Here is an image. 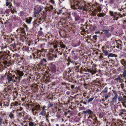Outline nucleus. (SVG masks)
I'll return each mask as SVG.
<instances>
[{
    "label": "nucleus",
    "instance_id": "52",
    "mask_svg": "<svg viewBox=\"0 0 126 126\" xmlns=\"http://www.w3.org/2000/svg\"><path fill=\"white\" fill-rule=\"evenodd\" d=\"M110 92H109L108 93V95L107 94H106L105 95V99L106 100H107L108 97L110 96Z\"/></svg>",
    "mask_w": 126,
    "mask_h": 126
},
{
    "label": "nucleus",
    "instance_id": "16",
    "mask_svg": "<svg viewBox=\"0 0 126 126\" xmlns=\"http://www.w3.org/2000/svg\"><path fill=\"white\" fill-rule=\"evenodd\" d=\"M34 52H36L37 55H40L44 54V52H46L47 51V50L42 48L41 50H38L34 48Z\"/></svg>",
    "mask_w": 126,
    "mask_h": 126
},
{
    "label": "nucleus",
    "instance_id": "39",
    "mask_svg": "<svg viewBox=\"0 0 126 126\" xmlns=\"http://www.w3.org/2000/svg\"><path fill=\"white\" fill-rule=\"evenodd\" d=\"M53 106V104L52 102H50V101L49 102L47 105V109H49L50 108H52Z\"/></svg>",
    "mask_w": 126,
    "mask_h": 126
},
{
    "label": "nucleus",
    "instance_id": "6",
    "mask_svg": "<svg viewBox=\"0 0 126 126\" xmlns=\"http://www.w3.org/2000/svg\"><path fill=\"white\" fill-rule=\"evenodd\" d=\"M47 63L48 62L46 59L44 58H43L41 59L38 64L39 68L41 71H45Z\"/></svg>",
    "mask_w": 126,
    "mask_h": 126
},
{
    "label": "nucleus",
    "instance_id": "22",
    "mask_svg": "<svg viewBox=\"0 0 126 126\" xmlns=\"http://www.w3.org/2000/svg\"><path fill=\"white\" fill-rule=\"evenodd\" d=\"M73 16L75 17V20L78 21L80 20V17L77 13L76 12H73L72 13Z\"/></svg>",
    "mask_w": 126,
    "mask_h": 126
},
{
    "label": "nucleus",
    "instance_id": "51",
    "mask_svg": "<svg viewBox=\"0 0 126 126\" xmlns=\"http://www.w3.org/2000/svg\"><path fill=\"white\" fill-rule=\"evenodd\" d=\"M103 53L105 56H108L109 54L108 51L106 50H103Z\"/></svg>",
    "mask_w": 126,
    "mask_h": 126
},
{
    "label": "nucleus",
    "instance_id": "17",
    "mask_svg": "<svg viewBox=\"0 0 126 126\" xmlns=\"http://www.w3.org/2000/svg\"><path fill=\"white\" fill-rule=\"evenodd\" d=\"M82 113L84 114V116H88L89 115H93V112L90 109H87L85 110H83L82 111Z\"/></svg>",
    "mask_w": 126,
    "mask_h": 126
},
{
    "label": "nucleus",
    "instance_id": "5",
    "mask_svg": "<svg viewBox=\"0 0 126 126\" xmlns=\"http://www.w3.org/2000/svg\"><path fill=\"white\" fill-rule=\"evenodd\" d=\"M21 44L16 45V48H17V51L18 53H16V63L18 62H21V61L23 60V58L22 57V55L20 53L21 51L22 46H20Z\"/></svg>",
    "mask_w": 126,
    "mask_h": 126
},
{
    "label": "nucleus",
    "instance_id": "32",
    "mask_svg": "<svg viewBox=\"0 0 126 126\" xmlns=\"http://www.w3.org/2000/svg\"><path fill=\"white\" fill-rule=\"evenodd\" d=\"M81 43L80 41V40L76 41L74 42L72 44V46L74 47H77L79 46Z\"/></svg>",
    "mask_w": 126,
    "mask_h": 126
},
{
    "label": "nucleus",
    "instance_id": "49",
    "mask_svg": "<svg viewBox=\"0 0 126 126\" xmlns=\"http://www.w3.org/2000/svg\"><path fill=\"white\" fill-rule=\"evenodd\" d=\"M47 38L49 41H51L53 40V37L52 35H51L48 36Z\"/></svg>",
    "mask_w": 126,
    "mask_h": 126
},
{
    "label": "nucleus",
    "instance_id": "35",
    "mask_svg": "<svg viewBox=\"0 0 126 126\" xmlns=\"http://www.w3.org/2000/svg\"><path fill=\"white\" fill-rule=\"evenodd\" d=\"M120 63L123 66H126V60L124 59H121L120 61Z\"/></svg>",
    "mask_w": 126,
    "mask_h": 126
},
{
    "label": "nucleus",
    "instance_id": "9",
    "mask_svg": "<svg viewBox=\"0 0 126 126\" xmlns=\"http://www.w3.org/2000/svg\"><path fill=\"white\" fill-rule=\"evenodd\" d=\"M44 8V7L41 5H38L35 6L34 9V17H36L38 16L39 15V13L42 12V11Z\"/></svg>",
    "mask_w": 126,
    "mask_h": 126
},
{
    "label": "nucleus",
    "instance_id": "60",
    "mask_svg": "<svg viewBox=\"0 0 126 126\" xmlns=\"http://www.w3.org/2000/svg\"><path fill=\"white\" fill-rule=\"evenodd\" d=\"M123 77L125 78L126 77V70H125L123 73Z\"/></svg>",
    "mask_w": 126,
    "mask_h": 126
},
{
    "label": "nucleus",
    "instance_id": "1",
    "mask_svg": "<svg viewBox=\"0 0 126 126\" xmlns=\"http://www.w3.org/2000/svg\"><path fill=\"white\" fill-rule=\"evenodd\" d=\"M71 9L77 10L79 12L87 11L91 8L89 3H87L84 0H70Z\"/></svg>",
    "mask_w": 126,
    "mask_h": 126
},
{
    "label": "nucleus",
    "instance_id": "59",
    "mask_svg": "<svg viewBox=\"0 0 126 126\" xmlns=\"http://www.w3.org/2000/svg\"><path fill=\"white\" fill-rule=\"evenodd\" d=\"M88 119H90L91 118L93 119V120H94V119L93 118V117L92 116V115H89L88 116Z\"/></svg>",
    "mask_w": 126,
    "mask_h": 126
},
{
    "label": "nucleus",
    "instance_id": "56",
    "mask_svg": "<svg viewBox=\"0 0 126 126\" xmlns=\"http://www.w3.org/2000/svg\"><path fill=\"white\" fill-rule=\"evenodd\" d=\"M103 114L102 113H100L99 114V118H101L103 117Z\"/></svg>",
    "mask_w": 126,
    "mask_h": 126
},
{
    "label": "nucleus",
    "instance_id": "11",
    "mask_svg": "<svg viewBox=\"0 0 126 126\" xmlns=\"http://www.w3.org/2000/svg\"><path fill=\"white\" fill-rule=\"evenodd\" d=\"M48 69L50 71L55 73L56 71V63L54 62H52L48 64Z\"/></svg>",
    "mask_w": 126,
    "mask_h": 126
},
{
    "label": "nucleus",
    "instance_id": "54",
    "mask_svg": "<svg viewBox=\"0 0 126 126\" xmlns=\"http://www.w3.org/2000/svg\"><path fill=\"white\" fill-rule=\"evenodd\" d=\"M94 97H93L91 98H89L87 100V102L89 103H90V102H92L94 99Z\"/></svg>",
    "mask_w": 126,
    "mask_h": 126
},
{
    "label": "nucleus",
    "instance_id": "13",
    "mask_svg": "<svg viewBox=\"0 0 126 126\" xmlns=\"http://www.w3.org/2000/svg\"><path fill=\"white\" fill-rule=\"evenodd\" d=\"M16 32H17V35H16V38H20L23 35V34L25 33V31L24 28H21L18 29L16 30Z\"/></svg>",
    "mask_w": 126,
    "mask_h": 126
},
{
    "label": "nucleus",
    "instance_id": "12",
    "mask_svg": "<svg viewBox=\"0 0 126 126\" xmlns=\"http://www.w3.org/2000/svg\"><path fill=\"white\" fill-rule=\"evenodd\" d=\"M111 124V126H122L123 122L120 120L115 119H114Z\"/></svg>",
    "mask_w": 126,
    "mask_h": 126
},
{
    "label": "nucleus",
    "instance_id": "30",
    "mask_svg": "<svg viewBox=\"0 0 126 126\" xmlns=\"http://www.w3.org/2000/svg\"><path fill=\"white\" fill-rule=\"evenodd\" d=\"M102 31L104 32V34L107 37H109L111 35V34L109 32V30H104L103 29Z\"/></svg>",
    "mask_w": 126,
    "mask_h": 126
},
{
    "label": "nucleus",
    "instance_id": "50",
    "mask_svg": "<svg viewBox=\"0 0 126 126\" xmlns=\"http://www.w3.org/2000/svg\"><path fill=\"white\" fill-rule=\"evenodd\" d=\"M33 69H32V70L31 69L30 70H28L27 71H26V72L27 73L29 74V75H32V71H33Z\"/></svg>",
    "mask_w": 126,
    "mask_h": 126
},
{
    "label": "nucleus",
    "instance_id": "10",
    "mask_svg": "<svg viewBox=\"0 0 126 126\" xmlns=\"http://www.w3.org/2000/svg\"><path fill=\"white\" fill-rule=\"evenodd\" d=\"M44 9L45 10H43L42 13L40 14L42 15V16L39 18H38L41 23H43L44 21L47 17V8H45Z\"/></svg>",
    "mask_w": 126,
    "mask_h": 126
},
{
    "label": "nucleus",
    "instance_id": "4",
    "mask_svg": "<svg viewBox=\"0 0 126 126\" xmlns=\"http://www.w3.org/2000/svg\"><path fill=\"white\" fill-rule=\"evenodd\" d=\"M16 106L17 107V110H16V116H17V118H17V119L19 124L18 125L19 126L20 125L23 126V124L22 123V119H23V118H21V117H22L23 116L24 113L21 111L22 110L23 108L21 107L18 106V103L16 101Z\"/></svg>",
    "mask_w": 126,
    "mask_h": 126
},
{
    "label": "nucleus",
    "instance_id": "29",
    "mask_svg": "<svg viewBox=\"0 0 126 126\" xmlns=\"http://www.w3.org/2000/svg\"><path fill=\"white\" fill-rule=\"evenodd\" d=\"M81 94H77L74 96V97H73L72 96L71 97V100L72 101L73 100L72 99L75 98L76 100L77 101H78L79 99H81Z\"/></svg>",
    "mask_w": 126,
    "mask_h": 126
},
{
    "label": "nucleus",
    "instance_id": "43",
    "mask_svg": "<svg viewBox=\"0 0 126 126\" xmlns=\"http://www.w3.org/2000/svg\"><path fill=\"white\" fill-rule=\"evenodd\" d=\"M116 2V0H110L109 1V3L110 4H115Z\"/></svg>",
    "mask_w": 126,
    "mask_h": 126
},
{
    "label": "nucleus",
    "instance_id": "27",
    "mask_svg": "<svg viewBox=\"0 0 126 126\" xmlns=\"http://www.w3.org/2000/svg\"><path fill=\"white\" fill-rule=\"evenodd\" d=\"M64 17L66 18V20H61L59 23L60 24H61L62 25V26L63 27H65L66 26V20H67L68 18H69L68 17H66V16H65ZM69 19H70L69 18Z\"/></svg>",
    "mask_w": 126,
    "mask_h": 126
},
{
    "label": "nucleus",
    "instance_id": "7",
    "mask_svg": "<svg viewBox=\"0 0 126 126\" xmlns=\"http://www.w3.org/2000/svg\"><path fill=\"white\" fill-rule=\"evenodd\" d=\"M66 10L65 8L60 7H59L56 10L57 14H62L63 15H65L66 17H68L69 19H71V14L67 13L66 12Z\"/></svg>",
    "mask_w": 126,
    "mask_h": 126
},
{
    "label": "nucleus",
    "instance_id": "18",
    "mask_svg": "<svg viewBox=\"0 0 126 126\" xmlns=\"http://www.w3.org/2000/svg\"><path fill=\"white\" fill-rule=\"evenodd\" d=\"M116 42V44L115 45L116 47L118 48L121 50L122 48V42L120 40H115Z\"/></svg>",
    "mask_w": 126,
    "mask_h": 126
},
{
    "label": "nucleus",
    "instance_id": "34",
    "mask_svg": "<svg viewBox=\"0 0 126 126\" xmlns=\"http://www.w3.org/2000/svg\"><path fill=\"white\" fill-rule=\"evenodd\" d=\"M27 81L29 82H32L33 81H36V79L32 77H29L28 78Z\"/></svg>",
    "mask_w": 126,
    "mask_h": 126
},
{
    "label": "nucleus",
    "instance_id": "20",
    "mask_svg": "<svg viewBox=\"0 0 126 126\" xmlns=\"http://www.w3.org/2000/svg\"><path fill=\"white\" fill-rule=\"evenodd\" d=\"M114 95V96L112 98L110 102V104L113 105L114 103L116 102L117 98L118 96V94L116 92H113Z\"/></svg>",
    "mask_w": 126,
    "mask_h": 126
},
{
    "label": "nucleus",
    "instance_id": "8",
    "mask_svg": "<svg viewBox=\"0 0 126 126\" xmlns=\"http://www.w3.org/2000/svg\"><path fill=\"white\" fill-rule=\"evenodd\" d=\"M60 46H59V48L58 49H56L55 50L57 51V54L55 55V57L56 58L58 55L59 54L62 55L63 52V51L64 49H65L66 47V45L63 43H62L60 44Z\"/></svg>",
    "mask_w": 126,
    "mask_h": 126
},
{
    "label": "nucleus",
    "instance_id": "58",
    "mask_svg": "<svg viewBox=\"0 0 126 126\" xmlns=\"http://www.w3.org/2000/svg\"><path fill=\"white\" fill-rule=\"evenodd\" d=\"M53 47L54 48V49L58 48V49L59 48V46L57 45H53Z\"/></svg>",
    "mask_w": 126,
    "mask_h": 126
},
{
    "label": "nucleus",
    "instance_id": "23",
    "mask_svg": "<svg viewBox=\"0 0 126 126\" xmlns=\"http://www.w3.org/2000/svg\"><path fill=\"white\" fill-rule=\"evenodd\" d=\"M16 70H23L24 68L22 65V63L21 62H18L16 63Z\"/></svg>",
    "mask_w": 126,
    "mask_h": 126
},
{
    "label": "nucleus",
    "instance_id": "15",
    "mask_svg": "<svg viewBox=\"0 0 126 126\" xmlns=\"http://www.w3.org/2000/svg\"><path fill=\"white\" fill-rule=\"evenodd\" d=\"M23 75L24 73L22 70H16V76H16V81H17V79L20 80Z\"/></svg>",
    "mask_w": 126,
    "mask_h": 126
},
{
    "label": "nucleus",
    "instance_id": "44",
    "mask_svg": "<svg viewBox=\"0 0 126 126\" xmlns=\"http://www.w3.org/2000/svg\"><path fill=\"white\" fill-rule=\"evenodd\" d=\"M105 15V14L104 13H100L97 14V16L99 17H104Z\"/></svg>",
    "mask_w": 126,
    "mask_h": 126
},
{
    "label": "nucleus",
    "instance_id": "57",
    "mask_svg": "<svg viewBox=\"0 0 126 126\" xmlns=\"http://www.w3.org/2000/svg\"><path fill=\"white\" fill-rule=\"evenodd\" d=\"M97 36L96 35H94L93 36V39L95 40H96L97 39Z\"/></svg>",
    "mask_w": 126,
    "mask_h": 126
},
{
    "label": "nucleus",
    "instance_id": "63",
    "mask_svg": "<svg viewBox=\"0 0 126 126\" xmlns=\"http://www.w3.org/2000/svg\"><path fill=\"white\" fill-rule=\"evenodd\" d=\"M124 83H122V84L120 85L122 89H123L124 88Z\"/></svg>",
    "mask_w": 126,
    "mask_h": 126
},
{
    "label": "nucleus",
    "instance_id": "48",
    "mask_svg": "<svg viewBox=\"0 0 126 126\" xmlns=\"http://www.w3.org/2000/svg\"><path fill=\"white\" fill-rule=\"evenodd\" d=\"M25 14V13L23 11H21L19 13H18V15L19 16H22L24 15Z\"/></svg>",
    "mask_w": 126,
    "mask_h": 126
},
{
    "label": "nucleus",
    "instance_id": "33",
    "mask_svg": "<svg viewBox=\"0 0 126 126\" xmlns=\"http://www.w3.org/2000/svg\"><path fill=\"white\" fill-rule=\"evenodd\" d=\"M32 55L33 57V58L35 60L37 59H38V57L37 56L38 55L36 52H34V48L33 49V50H32Z\"/></svg>",
    "mask_w": 126,
    "mask_h": 126
},
{
    "label": "nucleus",
    "instance_id": "26",
    "mask_svg": "<svg viewBox=\"0 0 126 126\" xmlns=\"http://www.w3.org/2000/svg\"><path fill=\"white\" fill-rule=\"evenodd\" d=\"M42 82L47 83L49 82L50 81V78L49 77L45 76L42 78Z\"/></svg>",
    "mask_w": 126,
    "mask_h": 126
},
{
    "label": "nucleus",
    "instance_id": "24",
    "mask_svg": "<svg viewBox=\"0 0 126 126\" xmlns=\"http://www.w3.org/2000/svg\"><path fill=\"white\" fill-rule=\"evenodd\" d=\"M22 48L23 51H27L28 52H29L32 50L34 48L29 47L26 46H23V48L22 47Z\"/></svg>",
    "mask_w": 126,
    "mask_h": 126
},
{
    "label": "nucleus",
    "instance_id": "41",
    "mask_svg": "<svg viewBox=\"0 0 126 126\" xmlns=\"http://www.w3.org/2000/svg\"><path fill=\"white\" fill-rule=\"evenodd\" d=\"M108 89V87H106L102 91L101 93L103 94L107 93Z\"/></svg>",
    "mask_w": 126,
    "mask_h": 126
},
{
    "label": "nucleus",
    "instance_id": "61",
    "mask_svg": "<svg viewBox=\"0 0 126 126\" xmlns=\"http://www.w3.org/2000/svg\"><path fill=\"white\" fill-rule=\"evenodd\" d=\"M79 66L77 65L75 67H74V69L76 70H79Z\"/></svg>",
    "mask_w": 126,
    "mask_h": 126
},
{
    "label": "nucleus",
    "instance_id": "46",
    "mask_svg": "<svg viewBox=\"0 0 126 126\" xmlns=\"http://www.w3.org/2000/svg\"><path fill=\"white\" fill-rule=\"evenodd\" d=\"M96 8L95 9L96 11L97 12H100L101 11V8L99 6H98L96 7Z\"/></svg>",
    "mask_w": 126,
    "mask_h": 126
},
{
    "label": "nucleus",
    "instance_id": "21",
    "mask_svg": "<svg viewBox=\"0 0 126 126\" xmlns=\"http://www.w3.org/2000/svg\"><path fill=\"white\" fill-rule=\"evenodd\" d=\"M103 80H102L101 79H100L96 78L95 80H94L92 82L93 84H94L96 86H99V85L101 84Z\"/></svg>",
    "mask_w": 126,
    "mask_h": 126
},
{
    "label": "nucleus",
    "instance_id": "14",
    "mask_svg": "<svg viewBox=\"0 0 126 126\" xmlns=\"http://www.w3.org/2000/svg\"><path fill=\"white\" fill-rule=\"evenodd\" d=\"M110 15L113 18V20H118L119 18V16L117 12H114L112 11H109Z\"/></svg>",
    "mask_w": 126,
    "mask_h": 126
},
{
    "label": "nucleus",
    "instance_id": "3",
    "mask_svg": "<svg viewBox=\"0 0 126 126\" xmlns=\"http://www.w3.org/2000/svg\"><path fill=\"white\" fill-rule=\"evenodd\" d=\"M73 68L68 69L66 72L63 74V78L64 79L70 82L73 81L74 76V72Z\"/></svg>",
    "mask_w": 126,
    "mask_h": 126
},
{
    "label": "nucleus",
    "instance_id": "64",
    "mask_svg": "<svg viewBox=\"0 0 126 126\" xmlns=\"http://www.w3.org/2000/svg\"><path fill=\"white\" fill-rule=\"evenodd\" d=\"M61 83L62 85H64L66 86V84H67V83H65V82H61Z\"/></svg>",
    "mask_w": 126,
    "mask_h": 126
},
{
    "label": "nucleus",
    "instance_id": "42",
    "mask_svg": "<svg viewBox=\"0 0 126 126\" xmlns=\"http://www.w3.org/2000/svg\"><path fill=\"white\" fill-rule=\"evenodd\" d=\"M69 61L70 62L72 63L73 64L77 65L78 64V63L74 60L69 59Z\"/></svg>",
    "mask_w": 126,
    "mask_h": 126
},
{
    "label": "nucleus",
    "instance_id": "36",
    "mask_svg": "<svg viewBox=\"0 0 126 126\" xmlns=\"http://www.w3.org/2000/svg\"><path fill=\"white\" fill-rule=\"evenodd\" d=\"M32 19V17H30L29 18H26V22L27 23L30 24L31 23Z\"/></svg>",
    "mask_w": 126,
    "mask_h": 126
},
{
    "label": "nucleus",
    "instance_id": "28",
    "mask_svg": "<svg viewBox=\"0 0 126 126\" xmlns=\"http://www.w3.org/2000/svg\"><path fill=\"white\" fill-rule=\"evenodd\" d=\"M40 24H41V23L38 18L34 20L32 22V24L33 26V27H35V28H36V26H37L39 25Z\"/></svg>",
    "mask_w": 126,
    "mask_h": 126
},
{
    "label": "nucleus",
    "instance_id": "31",
    "mask_svg": "<svg viewBox=\"0 0 126 126\" xmlns=\"http://www.w3.org/2000/svg\"><path fill=\"white\" fill-rule=\"evenodd\" d=\"M119 111L120 113H119V115L120 116H121L122 117L125 116L126 114V110L124 109H120Z\"/></svg>",
    "mask_w": 126,
    "mask_h": 126
},
{
    "label": "nucleus",
    "instance_id": "55",
    "mask_svg": "<svg viewBox=\"0 0 126 126\" xmlns=\"http://www.w3.org/2000/svg\"><path fill=\"white\" fill-rule=\"evenodd\" d=\"M36 1L42 4H44V2L45 1V0H36Z\"/></svg>",
    "mask_w": 126,
    "mask_h": 126
},
{
    "label": "nucleus",
    "instance_id": "45",
    "mask_svg": "<svg viewBox=\"0 0 126 126\" xmlns=\"http://www.w3.org/2000/svg\"><path fill=\"white\" fill-rule=\"evenodd\" d=\"M71 53L72 55L73 58L75 59H76L77 58L76 56L74 51V50H72L71 52Z\"/></svg>",
    "mask_w": 126,
    "mask_h": 126
},
{
    "label": "nucleus",
    "instance_id": "53",
    "mask_svg": "<svg viewBox=\"0 0 126 126\" xmlns=\"http://www.w3.org/2000/svg\"><path fill=\"white\" fill-rule=\"evenodd\" d=\"M70 84L67 83V84L66 85V89L68 90H70Z\"/></svg>",
    "mask_w": 126,
    "mask_h": 126
},
{
    "label": "nucleus",
    "instance_id": "2",
    "mask_svg": "<svg viewBox=\"0 0 126 126\" xmlns=\"http://www.w3.org/2000/svg\"><path fill=\"white\" fill-rule=\"evenodd\" d=\"M29 107H31L32 108V112L35 114L38 113L40 111H41L39 113V115L43 116H45L46 115V110H47L45 108H46V105H44L42 108L41 107L40 105L39 104L34 105L33 104H30L28 105Z\"/></svg>",
    "mask_w": 126,
    "mask_h": 126
},
{
    "label": "nucleus",
    "instance_id": "19",
    "mask_svg": "<svg viewBox=\"0 0 126 126\" xmlns=\"http://www.w3.org/2000/svg\"><path fill=\"white\" fill-rule=\"evenodd\" d=\"M97 69L94 67L90 69H87V71L89 72L92 75H94L95 74L96 72H97Z\"/></svg>",
    "mask_w": 126,
    "mask_h": 126
},
{
    "label": "nucleus",
    "instance_id": "38",
    "mask_svg": "<svg viewBox=\"0 0 126 126\" xmlns=\"http://www.w3.org/2000/svg\"><path fill=\"white\" fill-rule=\"evenodd\" d=\"M14 77H13V78H12L11 77L8 76H7V79L9 81H11L12 80L13 81H14L15 82V80H13L14 79Z\"/></svg>",
    "mask_w": 126,
    "mask_h": 126
},
{
    "label": "nucleus",
    "instance_id": "25",
    "mask_svg": "<svg viewBox=\"0 0 126 126\" xmlns=\"http://www.w3.org/2000/svg\"><path fill=\"white\" fill-rule=\"evenodd\" d=\"M56 53H54V54L53 53L52 54L51 53H49L47 55V57L49 60H53L54 57L55 58V54H57V51H56Z\"/></svg>",
    "mask_w": 126,
    "mask_h": 126
},
{
    "label": "nucleus",
    "instance_id": "47",
    "mask_svg": "<svg viewBox=\"0 0 126 126\" xmlns=\"http://www.w3.org/2000/svg\"><path fill=\"white\" fill-rule=\"evenodd\" d=\"M118 100L119 101H124L125 99L122 96H119L118 97Z\"/></svg>",
    "mask_w": 126,
    "mask_h": 126
},
{
    "label": "nucleus",
    "instance_id": "40",
    "mask_svg": "<svg viewBox=\"0 0 126 126\" xmlns=\"http://www.w3.org/2000/svg\"><path fill=\"white\" fill-rule=\"evenodd\" d=\"M117 55H116L115 54H113L112 53H110L108 55V58H109L110 57H117Z\"/></svg>",
    "mask_w": 126,
    "mask_h": 126
},
{
    "label": "nucleus",
    "instance_id": "62",
    "mask_svg": "<svg viewBox=\"0 0 126 126\" xmlns=\"http://www.w3.org/2000/svg\"><path fill=\"white\" fill-rule=\"evenodd\" d=\"M10 117L11 118H12L14 117V115L12 113H11L9 115Z\"/></svg>",
    "mask_w": 126,
    "mask_h": 126
},
{
    "label": "nucleus",
    "instance_id": "37",
    "mask_svg": "<svg viewBox=\"0 0 126 126\" xmlns=\"http://www.w3.org/2000/svg\"><path fill=\"white\" fill-rule=\"evenodd\" d=\"M28 122L29 126H35V122H33V120H29Z\"/></svg>",
    "mask_w": 126,
    "mask_h": 126
}]
</instances>
